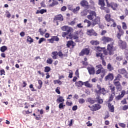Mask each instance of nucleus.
Segmentation results:
<instances>
[{
  "mask_svg": "<svg viewBox=\"0 0 128 128\" xmlns=\"http://www.w3.org/2000/svg\"><path fill=\"white\" fill-rule=\"evenodd\" d=\"M96 68H98V70L96 71V74H102L101 75V78H104V74H106V70L104 68H102V64H99L96 66Z\"/></svg>",
  "mask_w": 128,
  "mask_h": 128,
  "instance_id": "nucleus-2",
  "label": "nucleus"
},
{
  "mask_svg": "<svg viewBox=\"0 0 128 128\" xmlns=\"http://www.w3.org/2000/svg\"><path fill=\"white\" fill-rule=\"evenodd\" d=\"M58 56H60V58H64V56H68V54H63L62 52V51H59L58 52Z\"/></svg>",
  "mask_w": 128,
  "mask_h": 128,
  "instance_id": "nucleus-24",
  "label": "nucleus"
},
{
  "mask_svg": "<svg viewBox=\"0 0 128 128\" xmlns=\"http://www.w3.org/2000/svg\"><path fill=\"white\" fill-rule=\"evenodd\" d=\"M87 70L89 72V74H94V67H88Z\"/></svg>",
  "mask_w": 128,
  "mask_h": 128,
  "instance_id": "nucleus-15",
  "label": "nucleus"
},
{
  "mask_svg": "<svg viewBox=\"0 0 128 128\" xmlns=\"http://www.w3.org/2000/svg\"><path fill=\"white\" fill-rule=\"evenodd\" d=\"M74 24H76V19H74V20H72V22H71L70 23V26H74Z\"/></svg>",
  "mask_w": 128,
  "mask_h": 128,
  "instance_id": "nucleus-63",
  "label": "nucleus"
},
{
  "mask_svg": "<svg viewBox=\"0 0 128 128\" xmlns=\"http://www.w3.org/2000/svg\"><path fill=\"white\" fill-rule=\"evenodd\" d=\"M73 72H72V70H70V72H69V75H68V78H72V74H73Z\"/></svg>",
  "mask_w": 128,
  "mask_h": 128,
  "instance_id": "nucleus-57",
  "label": "nucleus"
},
{
  "mask_svg": "<svg viewBox=\"0 0 128 128\" xmlns=\"http://www.w3.org/2000/svg\"><path fill=\"white\" fill-rule=\"evenodd\" d=\"M57 4H58V2L56 1L53 2L52 4H49V6L52 7L54 6H56Z\"/></svg>",
  "mask_w": 128,
  "mask_h": 128,
  "instance_id": "nucleus-34",
  "label": "nucleus"
},
{
  "mask_svg": "<svg viewBox=\"0 0 128 128\" xmlns=\"http://www.w3.org/2000/svg\"><path fill=\"white\" fill-rule=\"evenodd\" d=\"M47 64H52V58H49L48 60H46Z\"/></svg>",
  "mask_w": 128,
  "mask_h": 128,
  "instance_id": "nucleus-50",
  "label": "nucleus"
},
{
  "mask_svg": "<svg viewBox=\"0 0 128 128\" xmlns=\"http://www.w3.org/2000/svg\"><path fill=\"white\" fill-rule=\"evenodd\" d=\"M88 10H84L81 12L82 16H86L88 14Z\"/></svg>",
  "mask_w": 128,
  "mask_h": 128,
  "instance_id": "nucleus-30",
  "label": "nucleus"
},
{
  "mask_svg": "<svg viewBox=\"0 0 128 128\" xmlns=\"http://www.w3.org/2000/svg\"><path fill=\"white\" fill-rule=\"evenodd\" d=\"M90 44H92L93 46H98L100 42L97 40H92L90 42Z\"/></svg>",
  "mask_w": 128,
  "mask_h": 128,
  "instance_id": "nucleus-36",
  "label": "nucleus"
},
{
  "mask_svg": "<svg viewBox=\"0 0 128 128\" xmlns=\"http://www.w3.org/2000/svg\"><path fill=\"white\" fill-rule=\"evenodd\" d=\"M52 38L54 42H58L60 40V38L56 36H52Z\"/></svg>",
  "mask_w": 128,
  "mask_h": 128,
  "instance_id": "nucleus-43",
  "label": "nucleus"
},
{
  "mask_svg": "<svg viewBox=\"0 0 128 128\" xmlns=\"http://www.w3.org/2000/svg\"><path fill=\"white\" fill-rule=\"evenodd\" d=\"M120 78H122V75L118 74L114 80H120Z\"/></svg>",
  "mask_w": 128,
  "mask_h": 128,
  "instance_id": "nucleus-53",
  "label": "nucleus"
},
{
  "mask_svg": "<svg viewBox=\"0 0 128 128\" xmlns=\"http://www.w3.org/2000/svg\"><path fill=\"white\" fill-rule=\"evenodd\" d=\"M112 24H112L111 25V26H112L113 28H116V22H114H114H110Z\"/></svg>",
  "mask_w": 128,
  "mask_h": 128,
  "instance_id": "nucleus-58",
  "label": "nucleus"
},
{
  "mask_svg": "<svg viewBox=\"0 0 128 128\" xmlns=\"http://www.w3.org/2000/svg\"><path fill=\"white\" fill-rule=\"evenodd\" d=\"M118 44L120 48H122V50H126V42H124L120 39H119Z\"/></svg>",
  "mask_w": 128,
  "mask_h": 128,
  "instance_id": "nucleus-8",
  "label": "nucleus"
},
{
  "mask_svg": "<svg viewBox=\"0 0 128 128\" xmlns=\"http://www.w3.org/2000/svg\"><path fill=\"white\" fill-rule=\"evenodd\" d=\"M38 32H40V34H41V36H44L46 33V30L45 29L44 30H42V28H40Z\"/></svg>",
  "mask_w": 128,
  "mask_h": 128,
  "instance_id": "nucleus-35",
  "label": "nucleus"
},
{
  "mask_svg": "<svg viewBox=\"0 0 128 128\" xmlns=\"http://www.w3.org/2000/svg\"><path fill=\"white\" fill-rule=\"evenodd\" d=\"M78 32H76L74 34H70L68 36L70 38H71L72 40H78Z\"/></svg>",
  "mask_w": 128,
  "mask_h": 128,
  "instance_id": "nucleus-12",
  "label": "nucleus"
},
{
  "mask_svg": "<svg viewBox=\"0 0 128 128\" xmlns=\"http://www.w3.org/2000/svg\"><path fill=\"white\" fill-rule=\"evenodd\" d=\"M64 102V97L60 96L56 100L57 102Z\"/></svg>",
  "mask_w": 128,
  "mask_h": 128,
  "instance_id": "nucleus-26",
  "label": "nucleus"
},
{
  "mask_svg": "<svg viewBox=\"0 0 128 128\" xmlns=\"http://www.w3.org/2000/svg\"><path fill=\"white\" fill-rule=\"evenodd\" d=\"M107 4L108 8H111L113 10H118V4L116 3L112 2L110 4H108V0H105Z\"/></svg>",
  "mask_w": 128,
  "mask_h": 128,
  "instance_id": "nucleus-4",
  "label": "nucleus"
},
{
  "mask_svg": "<svg viewBox=\"0 0 128 128\" xmlns=\"http://www.w3.org/2000/svg\"><path fill=\"white\" fill-rule=\"evenodd\" d=\"M88 102L90 104H94V100H92V98H88Z\"/></svg>",
  "mask_w": 128,
  "mask_h": 128,
  "instance_id": "nucleus-56",
  "label": "nucleus"
},
{
  "mask_svg": "<svg viewBox=\"0 0 128 128\" xmlns=\"http://www.w3.org/2000/svg\"><path fill=\"white\" fill-rule=\"evenodd\" d=\"M72 122H74V120L72 119L70 120V121L68 122V126H72Z\"/></svg>",
  "mask_w": 128,
  "mask_h": 128,
  "instance_id": "nucleus-62",
  "label": "nucleus"
},
{
  "mask_svg": "<svg viewBox=\"0 0 128 128\" xmlns=\"http://www.w3.org/2000/svg\"><path fill=\"white\" fill-rule=\"evenodd\" d=\"M76 84H78V86H84V82L82 81H78V83L76 82Z\"/></svg>",
  "mask_w": 128,
  "mask_h": 128,
  "instance_id": "nucleus-54",
  "label": "nucleus"
},
{
  "mask_svg": "<svg viewBox=\"0 0 128 128\" xmlns=\"http://www.w3.org/2000/svg\"><path fill=\"white\" fill-rule=\"evenodd\" d=\"M78 102L79 104H84L86 102V100L84 99L81 98L78 99Z\"/></svg>",
  "mask_w": 128,
  "mask_h": 128,
  "instance_id": "nucleus-39",
  "label": "nucleus"
},
{
  "mask_svg": "<svg viewBox=\"0 0 128 128\" xmlns=\"http://www.w3.org/2000/svg\"><path fill=\"white\" fill-rule=\"evenodd\" d=\"M97 88L98 89V90L96 91V92H98V94L100 92V94H102L104 96V94H106L108 92V91L106 90L104 88H102L100 85H97Z\"/></svg>",
  "mask_w": 128,
  "mask_h": 128,
  "instance_id": "nucleus-6",
  "label": "nucleus"
},
{
  "mask_svg": "<svg viewBox=\"0 0 128 128\" xmlns=\"http://www.w3.org/2000/svg\"><path fill=\"white\" fill-rule=\"evenodd\" d=\"M39 12L40 14H44V12H46V10L42 9V10H40Z\"/></svg>",
  "mask_w": 128,
  "mask_h": 128,
  "instance_id": "nucleus-60",
  "label": "nucleus"
},
{
  "mask_svg": "<svg viewBox=\"0 0 128 128\" xmlns=\"http://www.w3.org/2000/svg\"><path fill=\"white\" fill-rule=\"evenodd\" d=\"M68 32H62V36L63 38H66H66L68 40V36H68Z\"/></svg>",
  "mask_w": 128,
  "mask_h": 128,
  "instance_id": "nucleus-38",
  "label": "nucleus"
},
{
  "mask_svg": "<svg viewBox=\"0 0 128 128\" xmlns=\"http://www.w3.org/2000/svg\"><path fill=\"white\" fill-rule=\"evenodd\" d=\"M101 40L104 44H106V42H110V44H108L107 50L108 54H110V56H112V54H114V40L110 37L104 36L101 38Z\"/></svg>",
  "mask_w": 128,
  "mask_h": 128,
  "instance_id": "nucleus-1",
  "label": "nucleus"
},
{
  "mask_svg": "<svg viewBox=\"0 0 128 128\" xmlns=\"http://www.w3.org/2000/svg\"><path fill=\"white\" fill-rule=\"evenodd\" d=\"M6 50H8V47H6V46H4L0 48V50L2 52H4Z\"/></svg>",
  "mask_w": 128,
  "mask_h": 128,
  "instance_id": "nucleus-31",
  "label": "nucleus"
},
{
  "mask_svg": "<svg viewBox=\"0 0 128 128\" xmlns=\"http://www.w3.org/2000/svg\"><path fill=\"white\" fill-rule=\"evenodd\" d=\"M46 40V38H40L39 40H38V44H42V42H44Z\"/></svg>",
  "mask_w": 128,
  "mask_h": 128,
  "instance_id": "nucleus-49",
  "label": "nucleus"
},
{
  "mask_svg": "<svg viewBox=\"0 0 128 128\" xmlns=\"http://www.w3.org/2000/svg\"><path fill=\"white\" fill-rule=\"evenodd\" d=\"M54 20H60V22H62L64 20V17H62V14H59L56 16Z\"/></svg>",
  "mask_w": 128,
  "mask_h": 128,
  "instance_id": "nucleus-19",
  "label": "nucleus"
},
{
  "mask_svg": "<svg viewBox=\"0 0 128 128\" xmlns=\"http://www.w3.org/2000/svg\"><path fill=\"white\" fill-rule=\"evenodd\" d=\"M118 74H124V78H128V73L126 70L124 68H120L118 69Z\"/></svg>",
  "mask_w": 128,
  "mask_h": 128,
  "instance_id": "nucleus-5",
  "label": "nucleus"
},
{
  "mask_svg": "<svg viewBox=\"0 0 128 128\" xmlns=\"http://www.w3.org/2000/svg\"><path fill=\"white\" fill-rule=\"evenodd\" d=\"M124 94H126V91L124 90H122L121 92L119 94L120 96L122 98L124 96Z\"/></svg>",
  "mask_w": 128,
  "mask_h": 128,
  "instance_id": "nucleus-40",
  "label": "nucleus"
},
{
  "mask_svg": "<svg viewBox=\"0 0 128 128\" xmlns=\"http://www.w3.org/2000/svg\"><path fill=\"white\" fill-rule=\"evenodd\" d=\"M128 105H126L124 106H123L122 108V110H128Z\"/></svg>",
  "mask_w": 128,
  "mask_h": 128,
  "instance_id": "nucleus-64",
  "label": "nucleus"
},
{
  "mask_svg": "<svg viewBox=\"0 0 128 128\" xmlns=\"http://www.w3.org/2000/svg\"><path fill=\"white\" fill-rule=\"evenodd\" d=\"M96 56L98 58V56H100L101 60H102V64L103 66H106V62L104 60V56L102 55V52H98L96 54Z\"/></svg>",
  "mask_w": 128,
  "mask_h": 128,
  "instance_id": "nucleus-13",
  "label": "nucleus"
},
{
  "mask_svg": "<svg viewBox=\"0 0 128 128\" xmlns=\"http://www.w3.org/2000/svg\"><path fill=\"white\" fill-rule=\"evenodd\" d=\"M108 107L110 112H114V105H112V104L108 103Z\"/></svg>",
  "mask_w": 128,
  "mask_h": 128,
  "instance_id": "nucleus-20",
  "label": "nucleus"
},
{
  "mask_svg": "<svg viewBox=\"0 0 128 128\" xmlns=\"http://www.w3.org/2000/svg\"><path fill=\"white\" fill-rule=\"evenodd\" d=\"M84 22L88 24H87L88 26H90V25L92 24L90 22V20H85L84 21Z\"/></svg>",
  "mask_w": 128,
  "mask_h": 128,
  "instance_id": "nucleus-41",
  "label": "nucleus"
},
{
  "mask_svg": "<svg viewBox=\"0 0 128 128\" xmlns=\"http://www.w3.org/2000/svg\"><path fill=\"white\" fill-rule=\"evenodd\" d=\"M115 95H116V94L114 93L112 94L110 96L109 102H112V100H114V96Z\"/></svg>",
  "mask_w": 128,
  "mask_h": 128,
  "instance_id": "nucleus-44",
  "label": "nucleus"
},
{
  "mask_svg": "<svg viewBox=\"0 0 128 128\" xmlns=\"http://www.w3.org/2000/svg\"><path fill=\"white\" fill-rule=\"evenodd\" d=\"M62 30L63 32H70L72 30V28L70 27H68V26H64L62 27Z\"/></svg>",
  "mask_w": 128,
  "mask_h": 128,
  "instance_id": "nucleus-10",
  "label": "nucleus"
},
{
  "mask_svg": "<svg viewBox=\"0 0 128 128\" xmlns=\"http://www.w3.org/2000/svg\"><path fill=\"white\" fill-rule=\"evenodd\" d=\"M44 72H50V68L48 66L46 67Z\"/></svg>",
  "mask_w": 128,
  "mask_h": 128,
  "instance_id": "nucleus-52",
  "label": "nucleus"
},
{
  "mask_svg": "<svg viewBox=\"0 0 128 128\" xmlns=\"http://www.w3.org/2000/svg\"><path fill=\"white\" fill-rule=\"evenodd\" d=\"M0 76H2L4 74V76H6V72H4V70L2 69L0 70Z\"/></svg>",
  "mask_w": 128,
  "mask_h": 128,
  "instance_id": "nucleus-59",
  "label": "nucleus"
},
{
  "mask_svg": "<svg viewBox=\"0 0 128 128\" xmlns=\"http://www.w3.org/2000/svg\"><path fill=\"white\" fill-rule=\"evenodd\" d=\"M89 15L87 16V18L90 20H92L94 18H96V14L94 11H92L91 10H88Z\"/></svg>",
  "mask_w": 128,
  "mask_h": 128,
  "instance_id": "nucleus-3",
  "label": "nucleus"
},
{
  "mask_svg": "<svg viewBox=\"0 0 128 128\" xmlns=\"http://www.w3.org/2000/svg\"><path fill=\"white\" fill-rule=\"evenodd\" d=\"M80 6H77L75 8L72 9V12H74V14H78V10H80Z\"/></svg>",
  "mask_w": 128,
  "mask_h": 128,
  "instance_id": "nucleus-28",
  "label": "nucleus"
},
{
  "mask_svg": "<svg viewBox=\"0 0 128 128\" xmlns=\"http://www.w3.org/2000/svg\"><path fill=\"white\" fill-rule=\"evenodd\" d=\"M52 56L53 60H56L58 58V52H54L52 53Z\"/></svg>",
  "mask_w": 128,
  "mask_h": 128,
  "instance_id": "nucleus-22",
  "label": "nucleus"
},
{
  "mask_svg": "<svg viewBox=\"0 0 128 128\" xmlns=\"http://www.w3.org/2000/svg\"><path fill=\"white\" fill-rule=\"evenodd\" d=\"M109 88L111 90L112 94H115L116 92L114 90H116V87H114V86H110Z\"/></svg>",
  "mask_w": 128,
  "mask_h": 128,
  "instance_id": "nucleus-33",
  "label": "nucleus"
},
{
  "mask_svg": "<svg viewBox=\"0 0 128 128\" xmlns=\"http://www.w3.org/2000/svg\"><path fill=\"white\" fill-rule=\"evenodd\" d=\"M104 80L106 82H112V80H114V74L112 73L108 74L106 76H105Z\"/></svg>",
  "mask_w": 128,
  "mask_h": 128,
  "instance_id": "nucleus-9",
  "label": "nucleus"
},
{
  "mask_svg": "<svg viewBox=\"0 0 128 128\" xmlns=\"http://www.w3.org/2000/svg\"><path fill=\"white\" fill-rule=\"evenodd\" d=\"M90 54V50L88 48H84L80 53V56H84V54Z\"/></svg>",
  "mask_w": 128,
  "mask_h": 128,
  "instance_id": "nucleus-14",
  "label": "nucleus"
},
{
  "mask_svg": "<svg viewBox=\"0 0 128 128\" xmlns=\"http://www.w3.org/2000/svg\"><path fill=\"white\" fill-rule=\"evenodd\" d=\"M116 60H118V62H120V60H124V57L122 56H118L116 58Z\"/></svg>",
  "mask_w": 128,
  "mask_h": 128,
  "instance_id": "nucleus-46",
  "label": "nucleus"
},
{
  "mask_svg": "<svg viewBox=\"0 0 128 128\" xmlns=\"http://www.w3.org/2000/svg\"><path fill=\"white\" fill-rule=\"evenodd\" d=\"M98 4L101 6V10H104V6H106V4H104V0H99Z\"/></svg>",
  "mask_w": 128,
  "mask_h": 128,
  "instance_id": "nucleus-18",
  "label": "nucleus"
},
{
  "mask_svg": "<svg viewBox=\"0 0 128 128\" xmlns=\"http://www.w3.org/2000/svg\"><path fill=\"white\" fill-rule=\"evenodd\" d=\"M80 4L84 8V6H88V2L86 0H82L80 2Z\"/></svg>",
  "mask_w": 128,
  "mask_h": 128,
  "instance_id": "nucleus-21",
  "label": "nucleus"
},
{
  "mask_svg": "<svg viewBox=\"0 0 128 128\" xmlns=\"http://www.w3.org/2000/svg\"><path fill=\"white\" fill-rule=\"evenodd\" d=\"M107 68L109 70V72H112V70H114V67L110 64H108L107 66Z\"/></svg>",
  "mask_w": 128,
  "mask_h": 128,
  "instance_id": "nucleus-29",
  "label": "nucleus"
},
{
  "mask_svg": "<svg viewBox=\"0 0 128 128\" xmlns=\"http://www.w3.org/2000/svg\"><path fill=\"white\" fill-rule=\"evenodd\" d=\"M104 48H102L100 47H96V52H102Z\"/></svg>",
  "mask_w": 128,
  "mask_h": 128,
  "instance_id": "nucleus-51",
  "label": "nucleus"
},
{
  "mask_svg": "<svg viewBox=\"0 0 128 128\" xmlns=\"http://www.w3.org/2000/svg\"><path fill=\"white\" fill-rule=\"evenodd\" d=\"M122 104H128V102H126V99L124 98V99L122 102H121Z\"/></svg>",
  "mask_w": 128,
  "mask_h": 128,
  "instance_id": "nucleus-61",
  "label": "nucleus"
},
{
  "mask_svg": "<svg viewBox=\"0 0 128 128\" xmlns=\"http://www.w3.org/2000/svg\"><path fill=\"white\" fill-rule=\"evenodd\" d=\"M122 24L123 30H126V28H128V26H126V22H122Z\"/></svg>",
  "mask_w": 128,
  "mask_h": 128,
  "instance_id": "nucleus-47",
  "label": "nucleus"
},
{
  "mask_svg": "<svg viewBox=\"0 0 128 128\" xmlns=\"http://www.w3.org/2000/svg\"><path fill=\"white\" fill-rule=\"evenodd\" d=\"M88 108H90V110H92V112H96V110H98L100 108V104H95L92 106H88Z\"/></svg>",
  "mask_w": 128,
  "mask_h": 128,
  "instance_id": "nucleus-7",
  "label": "nucleus"
},
{
  "mask_svg": "<svg viewBox=\"0 0 128 128\" xmlns=\"http://www.w3.org/2000/svg\"><path fill=\"white\" fill-rule=\"evenodd\" d=\"M87 34H88V36H98V34L96 32H94V30H88Z\"/></svg>",
  "mask_w": 128,
  "mask_h": 128,
  "instance_id": "nucleus-17",
  "label": "nucleus"
},
{
  "mask_svg": "<svg viewBox=\"0 0 128 128\" xmlns=\"http://www.w3.org/2000/svg\"><path fill=\"white\" fill-rule=\"evenodd\" d=\"M113 82L116 87L120 86V80H114Z\"/></svg>",
  "mask_w": 128,
  "mask_h": 128,
  "instance_id": "nucleus-27",
  "label": "nucleus"
},
{
  "mask_svg": "<svg viewBox=\"0 0 128 128\" xmlns=\"http://www.w3.org/2000/svg\"><path fill=\"white\" fill-rule=\"evenodd\" d=\"M122 96H120V95H118V96H116L115 99L116 100H122Z\"/></svg>",
  "mask_w": 128,
  "mask_h": 128,
  "instance_id": "nucleus-55",
  "label": "nucleus"
},
{
  "mask_svg": "<svg viewBox=\"0 0 128 128\" xmlns=\"http://www.w3.org/2000/svg\"><path fill=\"white\" fill-rule=\"evenodd\" d=\"M116 88L118 92H120L122 90V85H119V86H116Z\"/></svg>",
  "mask_w": 128,
  "mask_h": 128,
  "instance_id": "nucleus-48",
  "label": "nucleus"
},
{
  "mask_svg": "<svg viewBox=\"0 0 128 128\" xmlns=\"http://www.w3.org/2000/svg\"><path fill=\"white\" fill-rule=\"evenodd\" d=\"M54 84H62V82L60 80H54Z\"/></svg>",
  "mask_w": 128,
  "mask_h": 128,
  "instance_id": "nucleus-45",
  "label": "nucleus"
},
{
  "mask_svg": "<svg viewBox=\"0 0 128 128\" xmlns=\"http://www.w3.org/2000/svg\"><path fill=\"white\" fill-rule=\"evenodd\" d=\"M84 84L85 86H86L87 88H92V84L88 83V81L84 82Z\"/></svg>",
  "mask_w": 128,
  "mask_h": 128,
  "instance_id": "nucleus-32",
  "label": "nucleus"
},
{
  "mask_svg": "<svg viewBox=\"0 0 128 128\" xmlns=\"http://www.w3.org/2000/svg\"><path fill=\"white\" fill-rule=\"evenodd\" d=\"M70 46H74V42L72 40L68 41L66 44L68 48H70Z\"/></svg>",
  "mask_w": 128,
  "mask_h": 128,
  "instance_id": "nucleus-25",
  "label": "nucleus"
},
{
  "mask_svg": "<svg viewBox=\"0 0 128 128\" xmlns=\"http://www.w3.org/2000/svg\"><path fill=\"white\" fill-rule=\"evenodd\" d=\"M27 42H30V44H32V42H34V40L30 38V36H27Z\"/></svg>",
  "mask_w": 128,
  "mask_h": 128,
  "instance_id": "nucleus-37",
  "label": "nucleus"
},
{
  "mask_svg": "<svg viewBox=\"0 0 128 128\" xmlns=\"http://www.w3.org/2000/svg\"><path fill=\"white\" fill-rule=\"evenodd\" d=\"M96 100H97L99 104H102V102H104V101L100 99V96H98L96 97Z\"/></svg>",
  "mask_w": 128,
  "mask_h": 128,
  "instance_id": "nucleus-42",
  "label": "nucleus"
},
{
  "mask_svg": "<svg viewBox=\"0 0 128 128\" xmlns=\"http://www.w3.org/2000/svg\"><path fill=\"white\" fill-rule=\"evenodd\" d=\"M95 18H94L92 20V26H94L96 24H100V17H95Z\"/></svg>",
  "mask_w": 128,
  "mask_h": 128,
  "instance_id": "nucleus-11",
  "label": "nucleus"
},
{
  "mask_svg": "<svg viewBox=\"0 0 128 128\" xmlns=\"http://www.w3.org/2000/svg\"><path fill=\"white\" fill-rule=\"evenodd\" d=\"M105 18L107 22H114V20L110 19V14L106 15Z\"/></svg>",
  "mask_w": 128,
  "mask_h": 128,
  "instance_id": "nucleus-23",
  "label": "nucleus"
},
{
  "mask_svg": "<svg viewBox=\"0 0 128 128\" xmlns=\"http://www.w3.org/2000/svg\"><path fill=\"white\" fill-rule=\"evenodd\" d=\"M42 112L38 113V112H36L34 113L33 114V116H36V120H40V114H42Z\"/></svg>",
  "mask_w": 128,
  "mask_h": 128,
  "instance_id": "nucleus-16",
  "label": "nucleus"
}]
</instances>
